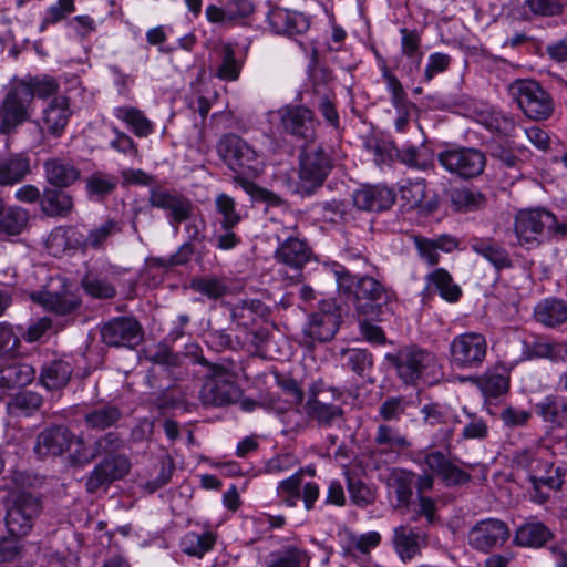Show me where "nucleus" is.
<instances>
[{"label": "nucleus", "instance_id": "nucleus-12", "mask_svg": "<svg viewBox=\"0 0 567 567\" xmlns=\"http://www.w3.org/2000/svg\"><path fill=\"white\" fill-rule=\"evenodd\" d=\"M330 392L332 396H340L339 391L326 389L322 382L313 383L308 390L303 412L319 427H331L343 419L341 406L328 401Z\"/></svg>", "mask_w": 567, "mask_h": 567}, {"label": "nucleus", "instance_id": "nucleus-19", "mask_svg": "<svg viewBox=\"0 0 567 567\" xmlns=\"http://www.w3.org/2000/svg\"><path fill=\"white\" fill-rule=\"evenodd\" d=\"M285 230L286 236L276 235L280 245L275 251V258L295 270H300L310 260L311 251L303 240L293 236L296 225L287 226Z\"/></svg>", "mask_w": 567, "mask_h": 567}, {"label": "nucleus", "instance_id": "nucleus-4", "mask_svg": "<svg viewBox=\"0 0 567 567\" xmlns=\"http://www.w3.org/2000/svg\"><path fill=\"white\" fill-rule=\"evenodd\" d=\"M42 501L29 492H12L6 501L4 523L8 533L16 537H25L32 530L42 513Z\"/></svg>", "mask_w": 567, "mask_h": 567}, {"label": "nucleus", "instance_id": "nucleus-16", "mask_svg": "<svg viewBox=\"0 0 567 567\" xmlns=\"http://www.w3.org/2000/svg\"><path fill=\"white\" fill-rule=\"evenodd\" d=\"M340 326V315L336 310L320 309L308 317L302 327L301 344L312 349L316 343L330 341Z\"/></svg>", "mask_w": 567, "mask_h": 567}, {"label": "nucleus", "instance_id": "nucleus-60", "mask_svg": "<svg viewBox=\"0 0 567 567\" xmlns=\"http://www.w3.org/2000/svg\"><path fill=\"white\" fill-rule=\"evenodd\" d=\"M452 202L456 209L468 212L483 206L485 203V198L477 190L470 188H461L453 192Z\"/></svg>", "mask_w": 567, "mask_h": 567}, {"label": "nucleus", "instance_id": "nucleus-28", "mask_svg": "<svg viewBox=\"0 0 567 567\" xmlns=\"http://www.w3.org/2000/svg\"><path fill=\"white\" fill-rule=\"evenodd\" d=\"M269 21L278 34L295 37L306 33L310 28V19L301 12L276 8L269 13Z\"/></svg>", "mask_w": 567, "mask_h": 567}, {"label": "nucleus", "instance_id": "nucleus-46", "mask_svg": "<svg viewBox=\"0 0 567 567\" xmlns=\"http://www.w3.org/2000/svg\"><path fill=\"white\" fill-rule=\"evenodd\" d=\"M117 183L116 176L99 171L87 176L85 189L90 198L101 200L114 192Z\"/></svg>", "mask_w": 567, "mask_h": 567}, {"label": "nucleus", "instance_id": "nucleus-54", "mask_svg": "<svg viewBox=\"0 0 567 567\" xmlns=\"http://www.w3.org/2000/svg\"><path fill=\"white\" fill-rule=\"evenodd\" d=\"M302 474L295 473L281 481L277 487V496L281 504L295 507L301 497Z\"/></svg>", "mask_w": 567, "mask_h": 567}, {"label": "nucleus", "instance_id": "nucleus-40", "mask_svg": "<svg viewBox=\"0 0 567 567\" xmlns=\"http://www.w3.org/2000/svg\"><path fill=\"white\" fill-rule=\"evenodd\" d=\"M414 473L402 468H393L388 477V486L396 497L395 507L408 506L412 496Z\"/></svg>", "mask_w": 567, "mask_h": 567}, {"label": "nucleus", "instance_id": "nucleus-9", "mask_svg": "<svg viewBox=\"0 0 567 567\" xmlns=\"http://www.w3.org/2000/svg\"><path fill=\"white\" fill-rule=\"evenodd\" d=\"M395 293L370 276L359 277L358 290H354L353 302L359 316L378 319L384 309L392 311L391 305Z\"/></svg>", "mask_w": 567, "mask_h": 567}, {"label": "nucleus", "instance_id": "nucleus-8", "mask_svg": "<svg viewBox=\"0 0 567 567\" xmlns=\"http://www.w3.org/2000/svg\"><path fill=\"white\" fill-rule=\"evenodd\" d=\"M216 151L224 164L238 175H255L260 171L259 153L236 134L221 136Z\"/></svg>", "mask_w": 567, "mask_h": 567}, {"label": "nucleus", "instance_id": "nucleus-6", "mask_svg": "<svg viewBox=\"0 0 567 567\" xmlns=\"http://www.w3.org/2000/svg\"><path fill=\"white\" fill-rule=\"evenodd\" d=\"M332 169L330 155L320 145H309L299 156L298 182L295 193L309 196L322 186Z\"/></svg>", "mask_w": 567, "mask_h": 567}, {"label": "nucleus", "instance_id": "nucleus-1", "mask_svg": "<svg viewBox=\"0 0 567 567\" xmlns=\"http://www.w3.org/2000/svg\"><path fill=\"white\" fill-rule=\"evenodd\" d=\"M513 463L528 474L535 491L534 498L538 503L548 498V494L542 491L543 487L557 491L564 483L565 471L560 466H554L553 454L547 446L517 451Z\"/></svg>", "mask_w": 567, "mask_h": 567}, {"label": "nucleus", "instance_id": "nucleus-53", "mask_svg": "<svg viewBox=\"0 0 567 567\" xmlns=\"http://www.w3.org/2000/svg\"><path fill=\"white\" fill-rule=\"evenodd\" d=\"M190 287L212 300H217L229 292V286L224 279L212 276L193 279Z\"/></svg>", "mask_w": 567, "mask_h": 567}, {"label": "nucleus", "instance_id": "nucleus-39", "mask_svg": "<svg viewBox=\"0 0 567 567\" xmlns=\"http://www.w3.org/2000/svg\"><path fill=\"white\" fill-rule=\"evenodd\" d=\"M116 118L123 121L137 137H147L154 132V125L143 111L133 106H120L114 110Z\"/></svg>", "mask_w": 567, "mask_h": 567}, {"label": "nucleus", "instance_id": "nucleus-14", "mask_svg": "<svg viewBox=\"0 0 567 567\" xmlns=\"http://www.w3.org/2000/svg\"><path fill=\"white\" fill-rule=\"evenodd\" d=\"M31 92L23 83H16L0 104V133L11 134L31 115Z\"/></svg>", "mask_w": 567, "mask_h": 567}, {"label": "nucleus", "instance_id": "nucleus-34", "mask_svg": "<svg viewBox=\"0 0 567 567\" xmlns=\"http://www.w3.org/2000/svg\"><path fill=\"white\" fill-rule=\"evenodd\" d=\"M63 188H47L40 200L41 212L48 217H68L74 209L73 197Z\"/></svg>", "mask_w": 567, "mask_h": 567}, {"label": "nucleus", "instance_id": "nucleus-21", "mask_svg": "<svg viewBox=\"0 0 567 567\" xmlns=\"http://www.w3.org/2000/svg\"><path fill=\"white\" fill-rule=\"evenodd\" d=\"M393 548L400 560L404 564L421 555L427 546V535L420 528L400 525L393 530Z\"/></svg>", "mask_w": 567, "mask_h": 567}, {"label": "nucleus", "instance_id": "nucleus-20", "mask_svg": "<svg viewBox=\"0 0 567 567\" xmlns=\"http://www.w3.org/2000/svg\"><path fill=\"white\" fill-rule=\"evenodd\" d=\"M281 125L286 133L305 141L315 138L317 121L313 112L302 105L287 106L280 112Z\"/></svg>", "mask_w": 567, "mask_h": 567}, {"label": "nucleus", "instance_id": "nucleus-24", "mask_svg": "<svg viewBox=\"0 0 567 567\" xmlns=\"http://www.w3.org/2000/svg\"><path fill=\"white\" fill-rule=\"evenodd\" d=\"M395 192L383 185L363 186L352 195L353 205L361 210L380 212L392 207Z\"/></svg>", "mask_w": 567, "mask_h": 567}, {"label": "nucleus", "instance_id": "nucleus-41", "mask_svg": "<svg viewBox=\"0 0 567 567\" xmlns=\"http://www.w3.org/2000/svg\"><path fill=\"white\" fill-rule=\"evenodd\" d=\"M29 213L20 206H7L0 216V238L20 235L29 223Z\"/></svg>", "mask_w": 567, "mask_h": 567}, {"label": "nucleus", "instance_id": "nucleus-36", "mask_svg": "<svg viewBox=\"0 0 567 567\" xmlns=\"http://www.w3.org/2000/svg\"><path fill=\"white\" fill-rule=\"evenodd\" d=\"M71 364L64 360H53L43 365L40 372V382L48 390L64 388L72 375Z\"/></svg>", "mask_w": 567, "mask_h": 567}, {"label": "nucleus", "instance_id": "nucleus-2", "mask_svg": "<svg viewBox=\"0 0 567 567\" xmlns=\"http://www.w3.org/2000/svg\"><path fill=\"white\" fill-rule=\"evenodd\" d=\"M97 457L104 458L97 463L85 478L86 492L94 494L106 489L114 481L124 477L131 467L130 461L118 452L123 449V440L114 432H109L95 439Z\"/></svg>", "mask_w": 567, "mask_h": 567}, {"label": "nucleus", "instance_id": "nucleus-26", "mask_svg": "<svg viewBox=\"0 0 567 567\" xmlns=\"http://www.w3.org/2000/svg\"><path fill=\"white\" fill-rule=\"evenodd\" d=\"M423 421L430 426H440L436 433V441L440 444H446L452 439L455 424L456 415L453 411L446 406L440 405L439 403L425 404L421 409Z\"/></svg>", "mask_w": 567, "mask_h": 567}, {"label": "nucleus", "instance_id": "nucleus-18", "mask_svg": "<svg viewBox=\"0 0 567 567\" xmlns=\"http://www.w3.org/2000/svg\"><path fill=\"white\" fill-rule=\"evenodd\" d=\"M508 538V526L495 518L477 522L468 533L470 546L482 553H488L493 548L503 546Z\"/></svg>", "mask_w": 567, "mask_h": 567}, {"label": "nucleus", "instance_id": "nucleus-25", "mask_svg": "<svg viewBox=\"0 0 567 567\" xmlns=\"http://www.w3.org/2000/svg\"><path fill=\"white\" fill-rule=\"evenodd\" d=\"M45 181L55 188H68L81 177L80 168L65 157H50L43 162Z\"/></svg>", "mask_w": 567, "mask_h": 567}, {"label": "nucleus", "instance_id": "nucleus-23", "mask_svg": "<svg viewBox=\"0 0 567 567\" xmlns=\"http://www.w3.org/2000/svg\"><path fill=\"white\" fill-rule=\"evenodd\" d=\"M255 10L252 0H228L224 7L207 6L205 14L210 23L235 24L251 17Z\"/></svg>", "mask_w": 567, "mask_h": 567}, {"label": "nucleus", "instance_id": "nucleus-10", "mask_svg": "<svg viewBox=\"0 0 567 567\" xmlns=\"http://www.w3.org/2000/svg\"><path fill=\"white\" fill-rule=\"evenodd\" d=\"M555 225L556 216L545 208L522 209L515 216L514 231L520 246L539 245Z\"/></svg>", "mask_w": 567, "mask_h": 567}, {"label": "nucleus", "instance_id": "nucleus-13", "mask_svg": "<svg viewBox=\"0 0 567 567\" xmlns=\"http://www.w3.org/2000/svg\"><path fill=\"white\" fill-rule=\"evenodd\" d=\"M437 162L446 172L468 179L483 173L486 166V156L474 147H452L440 152Z\"/></svg>", "mask_w": 567, "mask_h": 567}, {"label": "nucleus", "instance_id": "nucleus-50", "mask_svg": "<svg viewBox=\"0 0 567 567\" xmlns=\"http://www.w3.org/2000/svg\"><path fill=\"white\" fill-rule=\"evenodd\" d=\"M215 207L218 215L221 216L220 228H235L241 221L237 204L229 195L218 194L215 199Z\"/></svg>", "mask_w": 567, "mask_h": 567}, {"label": "nucleus", "instance_id": "nucleus-29", "mask_svg": "<svg viewBox=\"0 0 567 567\" xmlns=\"http://www.w3.org/2000/svg\"><path fill=\"white\" fill-rule=\"evenodd\" d=\"M72 112L66 96L53 97L42 112V123L48 133L59 137L64 132Z\"/></svg>", "mask_w": 567, "mask_h": 567}, {"label": "nucleus", "instance_id": "nucleus-31", "mask_svg": "<svg viewBox=\"0 0 567 567\" xmlns=\"http://www.w3.org/2000/svg\"><path fill=\"white\" fill-rule=\"evenodd\" d=\"M471 249L488 261L497 271L513 266L508 251L497 241L489 238H473Z\"/></svg>", "mask_w": 567, "mask_h": 567}, {"label": "nucleus", "instance_id": "nucleus-32", "mask_svg": "<svg viewBox=\"0 0 567 567\" xmlns=\"http://www.w3.org/2000/svg\"><path fill=\"white\" fill-rule=\"evenodd\" d=\"M30 173V159L21 154L0 156V186L20 183Z\"/></svg>", "mask_w": 567, "mask_h": 567}, {"label": "nucleus", "instance_id": "nucleus-51", "mask_svg": "<svg viewBox=\"0 0 567 567\" xmlns=\"http://www.w3.org/2000/svg\"><path fill=\"white\" fill-rule=\"evenodd\" d=\"M310 557L305 549L287 546L281 551L271 555L268 567H302L308 565Z\"/></svg>", "mask_w": 567, "mask_h": 567}, {"label": "nucleus", "instance_id": "nucleus-48", "mask_svg": "<svg viewBox=\"0 0 567 567\" xmlns=\"http://www.w3.org/2000/svg\"><path fill=\"white\" fill-rule=\"evenodd\" d=\"M122 228L121 221L107 218L87 233L86 246L94 250L105 249L109 238L122 233Z\"/></svg>", "mask_w": 567, "mask_h": 567}, {"label": "nucleus", "instance_id": "nucleus-45", "mask_svg": "<svg viewBox=\"0 0 567 567\" xmlns=\"http://www.w3.org/2000/svg\"><path fill=\"white\" fill-rule=\"evenodd\" d=\"M426 183L424 179H416L408 182L401 187V200L410 209L432 210L433 206L425 202L426 198Z\"/></svg>", "mask_w": 567, "mask_h": 567}, {"label": "nucleus", "instance_id": "nucleus-52", "mask_svg": "<svg viewBox=\"0 0 567 567\" xmlns=\"http://www.w3.org/2000/svg\"><path fill=\"white\" fill-rule=\"evenodd\" d=\"M343 367L351 370L359 377H364L365 372L372 368V355L363 349H343L341 351Z\"/></svg>", "mask_w": 567, "mask_h": 567}, {"label": "nucleus", "instance_id": "nucleus-37", "mask_svg": "<svg viewBox=\"0 0 567 567\" xmlns=\"http://www.w3.org/2000/svg\"><path fill=\"white\" fill-rule=\"evenodd\" d=\"M425 280L426 288L430 291H437L449 302H455L461 297L460 286L454 284L450 272L443 268H437L430 272Z\"/></svg>", "mask_w": 567, "mask_h": 567}, {"label": "nucleus", "instance_id": "nucleus-17", "mask_svg": "<svg viewBox=\"0 0 567 567\" xmlns=\"http://www.w3.org/2000/svg\"><path fill=\"white\" fill-rule=\"evenodd\" d=\"M101 337L110 347L134 348L142 341L143 330L135 318L118 317L103 324Z\"/></svg>", "mask_w": 567, "mask_h": 567}, {"label": "nucleus", "instance_id": "nucleus-44", "mask_svg": "<svg viewBox=\"0 0 567 567\" xmlns=\"http://www.w3.org/2000/svg\"><path fill=\"white\" fill-rule=\"evenodd\" d=\"M381 542V535L378 532H368L357 535L348 533L346 536L343 550L347 556L355 558L358 554L368 555Z\"/></svg>", "mask_w": 567, "mask_h": 567}, {"label": "nucleus", "instance_id": "nucleus-27", "mask_svg": "<svg viewBox=\"0 0 567 567\" xmlns=\"http://www.w3.org/2000/svg\"><path fill=\"white\" fill-rule=\"evenodd\" d=\"M535 414L551 430L567 427V398L547 394L534 404Z\"/></svg>", "mask_w": 567, "mask_h": 567}, {"label": "nucleus", "instance_id": "nucleus-49", "mask_svg": "<svg viewBox=\"0 0 567 567\" xmlns=\"http://www.w3.org/2000/svg\"><path fill=\"white\" fill-rule=\"evenodd\" d=\"M567 354L565 343L550 341L545 338H538L528 348L529 358L549 359L551 361L561 360Z\"/></svg>", "mask_w": 567, "mask_h": 567}, {"label": "nucleus", "instance_id": "nucleus-42", "mask_svg": "<svg viewBox=\"0 0 567 567\" xmlns=\"http://www.w3.org/2000/svg\"><path fill=\"white\" fill-rule=\"evenodd\" d=\"M34 300L40 302L47 310L60 316H65L73 312L80 305L79 299L74 295L66 291H45L34 297Z\"/></svg>", "mask_w": 567, "mask_h": 567}, {"label": "nucleus", "instance_id": "nucleus-58", "mask_svg": "<svg viewBox=\"0 0 567 567\" xmlns=\"http://www.w3.org/2000/svg\"><path fill=\"white\" fill-rule=\"evenodd\" d=\"M42 396L32 391H24L16 394L8 403V410L11 412H21L30 414L42 405Z\"/></svg>", "mask_w": 567, "mask_h": 567}, {"label": "nucleus", "instance_id": "nucleus-38", "mask_svg": "<svg viewBox=\"0 0 567 567\" xmlns=\"http://www.w3.org/2000/svg\"><path fill=\"white\" fill-rule=\"evenodd\" d=\"M550 537V530L543 523L530 520L517 528L514 543L523 547H540L545 545Z\"/></svg>", "mask_w": 567, "mask_h": 567}, {"label": "nucleus", "instance_id": "nucleus-22", "mask_svg": "<svg viewBox=\"0 0 567 567\" xmlns=\"http://www.w3.org/2000/svg\"><path fill=\"white\" fill-rule=\"evenodd\" d=\"M74 434L65 426L56 425L44 429L37 439L35 453L41 456H58L70 449Z\"/></svg>", "mask_w": 567, "mask_h": 567}, {"label": "nucleus", "instance_id": "nucleus-3", "mask_svg": "<svg viewBox=\"0 0 567 567\" xmlns=\"http://www.w3.org/2000/svg\"><path fill=\"white\" fill-rule=\"evenodd\" d=\"M386 360L395 368L398 377L405 384H416L439 373L440 364L436 355L419 346H405L396 353L386 354Z\"/></svg>", "mask_w": 567, "mask_h": 567}, {"label": "nucleus", "instance_id": "nucleus-47", "mask_svg": "<svg viewBox=\"0 0 567 567\" xmlns=\"http://www.w3.org/2000/svg\"><path fill=\"white\" fill-rule=\"evenodd\" d=\"M216 537L212 532H189L182 538L181 547L185 554L200 558L214 547Z\"/></svg>", "mask_w": 567, "mask_h": 567}, {"label": "nucleus", "instance_id": "nucleus-15", "mask_svg": "<svg viewBox=\"0 0 567 567\" xmlns=\"http://www.w3.org/2000/svg\"><path fill=\"white\" fill-rule=\"evenodd\" d=\"M148 203L152 207L167 213L168 221L175 230H178L183 221L189 219L193 212V204L187 197L163 187L151 188Z\"/></svg>", "mask_w": 567, "mask_h": 567}, {"label": "nucleus", "instance_id": "nucleus-57", "mask_svg": "<svg viewBox=\"0 0 567 567\" xmlns=\"http://www.w3.org/2000/svg\"><path fill=\"white\" fill-rule=\"evenodd\" d=\"M75 447L71 453V461L75 465L84 466L97 458L95 440L87 441L83 434L74 436Z\"/></svg>", "mask_w": 567, "mask_h": 567}, {"label": "nucleus", "instance_id": "nucleus-55", "mask_svg": "<svg viewBox=\"0 0 567 567\" xmlns=\"http://www.w3.org/2000/svg\"><path fill=\"white\" fill-rule=\"evenodd\" d=\"M18 83H23L31 92V103L33 104L34 97L47 99L54 95L59 91V83L51 76H35L29 80H21Z\"/></svg>", "mask_w": 567, "mask_h": 567}, {"label": "nucleus", "instance_id": "nucleus-5", "mask_svg": "<svg viewBox=\"0 0 567 567\" xmlns=\"http://www.w3.org/2000/svg\"><path fill=\"white\" fill-rule=\"evenodd\" d=\"M508 93L519 110L533 121H546L554 113L551 95L535 80H515L508 85Z\"/></svg>", "mask_w": 567, "mask_h": 567}, {"label": "nucleus", "instance_id": "nucleus-61", "mask_svg": "<svg viewBox=\"0 0 567 567\" xmlns=\"http://www.w3.org/2000/svg\"><path fill=\"white\" fill-rule=\"evenodd\" d=\"M348 491L351 501L360 507H365L374 502V493L361 480L347 474Z\"/></svg>", "mask_w": 567, "mask_h": 567}, {"label": "nucleus", "instance_id": "nucleus-63", "mask_svg": "<svg viewBox=\"0 0 567 567\" xmlns=\"http://www.w3.org/2000/svg\"><path fill=\"white\" fill-rule=\"evenodd\" d=\"M75 11L74 0H58L56 3L48 8L42 21L41 30L49 24H54L63 20L70 13Z\"/></svg>", "mask_w": 567, "mask_h": 567}, {"label": "nucleus", "instance_id": "nucleus-59", "mask_svg": "<svg viewBox=\"0 0 567 567\" xmlns=\"http://www.w3.org/2000/svg\"><path fill=\"white\" fill-rule=\"evenodd\" d=\"M241 71L240 63L235 58V52L229 44L223 48V60L217 68L216 75L224 81H236Z\"/></svg>", "mask_w": 567, "mask_h": 567}, {"label": "nucleus", "instance_id": "nucleus-35", "mask_svg": "<svg viewBox=\"0 0 567 567\" xmlns=\"http://www.w3.org/2000/svg\"><path fill=\"white\" fill-rule=\"evenodd\" d=\"M534 318L548 328L560 326L567 322V303L555 298L544 299L535 306Z\"/></svg>", "mask_w": 567, "mask_h": 567}, {"label": "nucleus", "instance_id": "nucleus-30", "mask_svg": "<svg viewBox=\"0 0 567 567\" xmlns=\"http://www.w3.org/2000/svg\"><path fill=\"white\" fill-rule=\"evenodd\" d=\"M374 443L378 449L373 451L374 455H386L388 460H394L399 453L411 446L410 441L399 432V430L380 424L374 435Z\"/></svg>", "mask_w": 567, "mask_h": 567}, {"label": "nucleus", "instance_id": "nucleus-56", "mask_svg": "<svg viewBox=\"0 0 567 567\" xmlns=\"http://www.w3.org/2000/svg\"><path fill=\"white\" fill-rule=\"evenodd\" d=\"M82 287L87 295L100 299L113 298L116 293L111 282L94 274H86L83 277Z\"/></svg>", "mask_w": 567, "mask_h": 567}, {"label": "nucleus", "instance_id": "nucleus-62", "mask_svg": "<svg viewBox=\"0 0 567 567\" xmlns=\"http://www.w3.org/2000/svg\"><path fill=\"white\" fill-rule=\"evenodd\" d=\"M51 240L59 245L65 244L70 249H82L86 250L90 246H86V235H83L75 227H70L62 233L56 231L51 235Z\"/></svg>", "mask_w": 567, "mask_h": 567}, {"label": "nucleus", "instance_id": "nucleus-33", "mask_svg": "<svg viewBox=\"0 0 567 567\" xmlns=\"http://www.w3.org/2000/svg\"><path fill=\"white\" fill-rule=\"evenodd\" d=\"M35 378V369L27 363H10L0 368V394L30 384Z\"/></svg>", "mask_w": 567, "mask_h": 567}, {"label": "nucleus", "instance_id": "nucleus-11", "mask_svg": "<svg viewBox=\"0 0 567 567\" xmlns=\"http://www.w3.org/2000/svg\"><path fill=\"white\" fill-rule=\"evenodd\" d=\"M450 362L462 370L477 369L487 355V340L484 334L470 331L455 336L449 346Z\"/></svg>", "mask_w": 567, "mask_h": 567}, {"label": "nucleus", "instance_id": "nucleus-7", "mask_svg": "<svg viewBox=\"0 0 567 567\" xmlns=\"http://www.w3.org/2000/svg\"><path fill=\"white\" fill-rule=\"evenodd\" d=\"M208 368L206 381L200 390V400L206 405L223 406L236 402L240 390L236 374L223 364L210 363L205 358L198 360Z\"/></svg>", "mask_w": 567, "mask_h": 567}, {"label": "nucleus", "instance_id": "nucleus-43", "mask_svg": "<svg viewBox=\"0 0 567 567\" xmlns=\"http://www.w3.org/2000/svg\"><path fill=\"white\" fill-rule=\"evenodd\" d=\"M122 413L115 405L105 404L96 406L84 414V422L92 430L103 431L115 425Z\"/></svg>", "mask_w": 567, "mask_h": 567}, {"label": "nucleus", "instance_id": "nucleus-64", "mask_svg": "<svg viewBox=\"0 0 567 567\" xmlns=\"http://www.w3.org/2000/svg\"><path fill=\"white\" fill-rule=\"evenodd\" d=\"M509 388V380L502 374H486L481 381V389L486 396L497 398Z\"/></svg>", "mask_w": 567, "mask_h": 567}]
</instances>
